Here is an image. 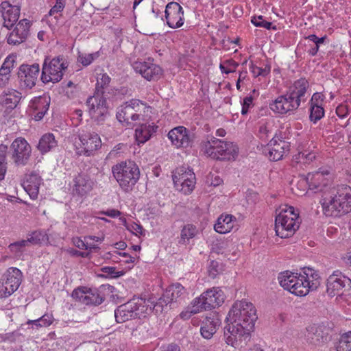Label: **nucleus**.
<instances>
[{
	"instance_id": "nucleus-1",
	"label": "nucleus",
	"mask_w": 351,
	"mask_h": 351,
	"mask_svg": "<svg viewBox=\"0 0 351 351\" xmlns=\"http://www.w3.org/2000/svg\"><path fill=\"white\" fill-rule=\"evenodd\" d=\"M256 319V309L251 302H234L226 317L228 324L224 328L226 342L234 348L246 345L250 339V332Z\"/></svg>"
},
{
	"instance_id": "nucleus-2",
	"label": "nucleus",
	"mask_w": 351,
	"mask_h": 351,
	"mask_svg": "<svg viewBox=\"0 0 351 351\" xmlns=\"http://www.w3.org/2000/svg\"><path fill=\"white\" fill-rule=\"evenodd\" d=\"M309 86L308 82L305 78H300L290 86L286 94L278 96L270 104L272 111L280 114L293 112L298 108Z\"/></svg>"
},
{
	"instance_id": "nucleus-3",
	"label": "nucleus",
	"mask_w": 351,
	"mask_h": 351,
	"mask_svg": "<svg viewBox=\"0 0 351 351\" xmlns=\"http://www.w3.org/2000/svg\"><path fill=\"white\" fill-rule=\"evenodd\" d=\"M320 203L326 216L340 217L351 212V187L341 186L330 195L324 193Z\"/></svg>"
},
{
	"instance_id": "nucleus-4",
	"label": "nucleus",
	"mask_w": 351,
	"mask_h": 351,
	"mask_svg": "<svg viewBox=\"0 0 351 351\" xmlns=\"http://www.w3.org/2000/svg\"><path fill=\"white\" fill-rule=\"evenodd\" d=\"M110 78L106 74H99L97 79L96 92L86 101L92 118L102 121L108 114Z\"/></svg>"
},
{
	"instance_id": "nucleus-5",
	"label": "nucleus",
	"mask_w": 351,
	"mask_h": 351,
	"mask_svg": "<svg viewBox=\"0 0 351 351\" xmlns=\"http://www.w3.org/2000/svg\"><path fill=\"white\" fill-rule=\"evenodd\" d=\"M153 302L142 298H133L128 302L120 305L114 311L117 323H123L129 319L145 317L153 311Z\"/></svg>"
},
{
	"instance_id": "nucleus-6",
	"label": "nucleus",
	"mask_w": 351,
	"mask_h": 351,
	"mask_svg": "<svg viewBox=\"0 0 351 351\" xmlns=\"http://www.w3.org/2000/svg\"><path fill=\"white\" fill-rule=\"evenodd\" d=\"M278 211L275 220L276 233L281 238L289 237L300 227L299 213L295 212L294 207L287 205L280 207Z\"/></svg>"
},
{
	"instance_id": "nucleus-7",
	"label": "nucleus",
	"mask_w": 351,
	"mask_h": 351,
	"mask_svg": "<svg viewBox=\"0 0 351 351\" xmlns=\"http://www.w3.org/2000/svg\"><path fill=\"white\" fill-rule=\"evenodd\" d=\"M112 172L119 186L127 193L132 191L140 177L138 166L130 160L116 165Z\"/></svg>"
},
{
	"instance_id": "nucleus-8",
	"label": "nucleus",
	"mask_w": 351,
	"mask_h": 351,
	"mask_svg": "<svg viewBox=\"0 0 351 351\" xmlns=\"http://www.w3.org/2000/svg\"><path fill=\"white\" fill-rule=\"evenodd\" d=\"M203 151L208 156L220 160H234L237 156L239 148L232 142L224 141L215 137H211L203 147Z\"/></svg>"
},
{
	"instance_id": "nucleus-9",
	"label": "nucleus",
	"mask_w": 351,
	"mask_h": 351,
	"mask_svg": "<svg viewBox=\"0 0 351 351\" xmlns=\"http://www.w3.org/2000/svg\"><path fill=\"white\" fill-rule=\"evenodd\" d=\"M75 152L79 156H90L101 146L98 134L82 130L73 139Z\"/></svg>"
},
{
	"instance_id": "nucleus-10",
	"label": "nucleus",
	"mask_w": 351,
	"mask_h": 351,
	"mask_svg": "<svg viewBox=\"0 0 351 351\" xmlns=\"http://www.w3.org/2000/svg\"><path fill=\"white\" fill-rule=\"evenodd\" d=\"M144 104L138 99H132L118 108L117 119L123 125L133 128L134 122L140 121L143 117Z\"/></svg>"
},
{
	"instance_id": "nucleus-11",
	"label": "nucleus",
	"mask_w": 351,
	"mask_h": 351,
	"mask_svg": "<svg viewBox=\"0 0 351 351\" xmlns=\"http://www.w3.org/2000/svg\"><path fill=\"white\" fill-rule=\"evenodd\" d=\"M68 67L66 60L62 56H58L47 62L46 59L43 64L41 80L44 83L60 82Z\"/></svg>"
},
{
	"instance_id": "nucleus-12",
	"label": "nucleus",
	"mask_w": 351,
	"mask_h": 351,
	"mask_svg": "<svg viewBox=\"0 0 351 351\" xmlns=\"http://www.w3.org/2000/svg\"><path fill=\"white\" fill-rule=\"evenodd\" d=\"M184 287L180 283H174L169 285L164 291L162 296L156 302H153L152 306L156 313H162L164 306L176 302H180L185 295Z\"/></svg>"
},
{
	"instance_id": "nucleus-13",
	"label": "nucleus",
	"mask_w": 351,
	"mask_h": 351,
	"mask_svg": "<svg viewBox=\"0 0 351 351\" xmlns=\"http://www.w3.org/2000/svg\"><path fill=\"white\" fill-rule=\"evenodd\" d=\"M326 287L330 297L351 295V280L341 272L335 271L328 277Z\"/></svg>"
},
{
	"instance_id": "nucleus-14",
	"label": "nucleus",
	"mask_w": 351,
	"mask_h": 351,
	"mask_svg": "<svg viewBox=\"0 0 351 351\" xmlns=\"http://www.w3.org/2000/svg\"><path fill=\"white\" fill-rule=\"evenodd\" d=\"M278 280L282 287L298 296H304L308 294V289L303 285V278L300 275L289 271L279 274Z\"/></svg>"
},
{
	"instance_id": "nucleus-15",
	"label": "nucleus",
	"mask_w": 351,
	"mask_h": 351,
	"mask_svg": "<svg viewBox=\"0 0 351 351\" xmlns=\"http://www.w3.org/2000/svg\"><path fill=\"white\" fill-rule=\"evenodd\" d=\"M195 175L192 169L185 167L176 169L173 175V181L176 188L184 194L193 191L195 185Z\"/></svg>"
},
{
	"instance_id": "nucleus-16",
	"label": "nucleus",
	"mask_w": 351,
	"mask_h": 351,
	"mask_svg": "<svg viewBox=\"0 0 351 351\" xmlns=\"http://www.w3.org/2000/svg\"><path fill=\"white\" fill-rule=\"evenodd\" d=\"M11 158L16 165H25L32 154V148L22 137L16 138L10 145Z\"/></svg>"
},
{
	"instance_id": "nucleus-17",
	"label": "nucleus",
	"mask_w": 351,
	"mask_h": 351,
	"mask_svg": "<svg viewBox=\"0 0 351 351\" xmlns=\"http://www.w3.org/2000/svg\"><path fill=\"white\" fill-rule=\"evenodd\" d=\"M5 280L0 286V297L8 298L16 291L19 287L23 274L16 267L9 268L5 274Z\"/></svg>"
},
{
	"instance_id": "nucleus-18",
	"label": "nucleus",
	"mask_w": 351,
	"mask_h": 351,
	"mask_svg": "<svg viewBox=\"0 0 351 351\" xmlns=\"http://www.w3.org/2000/svg\"><path fill=\"white\" fill-rule=\"evenodd\" d=\"M328 328L326 326L312 324L306 328L304 337L308 344L319 346L328 341Z\"/></svg>"
},
{
	"instance_id": "nucleus-19",
	"label": "nucleus",
	"mask_w": 351,
	"mask_h": 351,
	"mask_svg": "<svg viewBox=\"0 0 351 351\" xmlns=\"http://www.w3.org/2000/svg\"><path fill=\"white\" fill-rule=\"evenodd\" d=\"M40 68L38 64L32 65L23 64L19 67L18 77L21 85L32 88L38 80Z\"/></svg>"
},
{
	"instance_id": "nucleus-20",
	"label": "nucleus",
	"mask_w": 351,
	"mask_h": 351,
	"mask_svg": "<svg viewBox=\"0 0 351 351\" xmlns=\"http://www.w3.org/2000/svg\"><path fill=\"white\" fill-rule=\"evenodd\" d=\"M72 297L84 305H99L103 301L97 290L85 287L75 289L72 293Z\"/></svg>"
},
{
	"instance_id": "nucleus-21",
	"label": "nucleus",
	"mask_w": 351,
	"mask_h": 351,
	"mask_svg": "<svg viewBox=\"0 0 351 351\" xmlns=\"http://www.w3.org/2000/svg\"><path fill=\"white\" fill-rule=\"evenodd\" d=\"M165 13L167 23L171 28H178L184 24V11L177 2L167 3Z\"/></svg>"
},
{
	"instance_id": "nucleus-22",
	"label": "nucleus",
	"mask_w": 351,
	"mask_h": 351,
	"mask_svg": "<svg viewBox=\"0 0 351 351\" xmlns=\"http://www.w3.org/2000/svg\"><path fill=\"white\" fill-rule=\"evenodd\" d=\"M136 73H140L147 80H158L162 74V69L150 62H136L133 64Z\"/></svg>"
},
{
	"instance_id": "nucleus-23",
	"label": "nucleus",
	"mask_w": 351,
	"mask_h": 351,
	"mask_svg": "<svg viewBox=\"0 0 351 351\" xmlns=\"http://www.w3.org/2000/svg\"><path fill=\"white\" fill-rule=\"evenodd\" d=\"M0 12L3 19V25L9 29L18 21L20 16V8L5 1L0 5Z\"/></svg>"
},
{
	"instance_id": "nucleus-24",
	"label": "nucleus",
	"mask_w": 351,
	"mask_h": 351,
	"mask_svg": "<svg viewBox=\"0 0 351 351\" xmlns=\"http://www.w3.org/2000/svg\"><path fill=\"white\" fill-rule=\"evenodd\" d=\"M29 27L30 23L28 20H21L8 35V43L11 45H19L23 43L27 36Z\"/></svg>"
},
{
	"instance_id": "nucleus-25",
	"label": "nucleus",
	"mask_w": 351,
	"mask_h": 351,
	"mask_svg": "<svg viewBox=\"0 0 351 351\" xmlns=\"http://www.w3.org/2000/svg\"><path fill=\"white\" fill-rule=\"evenodd\" d=\"M204 306L208 310L219 306L224 302V294L219 288L213 287L204 292L201 295Z\"/></svg>"
},
{
	"instance_id": "nucleus-26",
	"label": "nucleus",
	"mask_w": 351,
	"mask_h": 351,
	"mask_svg": "<svg viewBox=\"0 0 351 351\" xmlns=\"http://www.w3.org/2000/svg\"><path fill=\"white\" fill-rule=\"evenodd\" d=\"M168 138L176 147H187L191 143L187 130L183 126H178L170 130Z\"/></svg>"
},
{
	"instance_id": "nucleus-27",
	"label": "nucleus",
	"mask_w": 351,
	"mask_h": 351,
	"mask_svg": "<svg viewBox=\"0 0 351 351\" xmlns=\"http://www.w3.org/2000/svg\"><path fill=\"white\" fill-rule=\"evenodd\" d=\"M269 157L270 160L278 161L282 158L286 152L289 151V143L280 138L278 136H274L268 144Z\"/></svg>"
},
{
	"instance_id": "nucleus-28",
	"label": "nucleus",
	"mask_w": 351,
	"mask_h": 351,
	"mask_svg": "<svg viewBox=\"0 0 351 351\" xmlns=\"http://www.w3.org/2000/svg\"><path fill=\"white\" fill-rule=\"evenodd\" d=\"M94 182L85 173H79L73 180V191L76 194L84 196L91 191Z\"/></svg>"
},
{
	"instance_id": "nucleus-29",
	"label": "nucleus",
	"mask_w": 351,
	"mask_h": 351,
	"mask_svg": "<svg viewBox=\"0 0 351 351\" xmlns=\"http://www.w3.org/2000/svg\"><path fill=\"white\" fill-rule=\"evenodd\" d=\"M49 106V99L47 96L35 97L29 104V108L32 111V116L36 121L41 120Z\"/></svg>"
},
{
	"instance_id": "nucleus-30",
	"label": "nucleus",
	"mask_w": 351,
	"mask_h": 351,
	"mask_svg": "<svg viewBox=\"0 0 351 351\" xmlns=\"http://www.w3.org/2000/svg\"><path fill=\"white\" fill-rule=\"evenodd\" d=\"M306 182L308 184L310 190L319 192L322 191L324 188L328 185V180L322 172L317 171L314 173H308Z\"/></svg>"
},
{
	"instance_id": "nucleus-31",
	"label": "nucleus",
	"mask_w": 351,
	"mask_h": 351,
	"mask_svg": "<svg viewBox=\"0 0 351 351\" xmlns=\"http://www.w3.org/2000/svg\"><path fill=\"white\" fill-rule=\"evenodd\" d=\"M41 178L36 173L28 175L24 180L23 188L32 199L37 198Z\"/></svg>"
},
{
	"instance_id": "nucleus-32",
	"label": "nucleus",
	"mask_w": 351,
	"mask_h": 351,
	"mask_svg": "<svg viewBox=\"0 0 351 351\" xmlns=\"http://www.w3.org/2000/svg\"><path fill=\"white\" fill-rule=\"evenodd\" d=\"M300 278H303V285L308 289V293L310 291L317 289L320 285L319 276L318 273L311 268H304V274H300Z\"/></svg>"
},
{
	"instance_id": "nucleus-33",
	"label": "nucleus",
	"mask_w": 351,
	"mask_h": 351,
	"mask_svg": "<svg viewBox=\"0 0 351 351\" xmlns=\"http://www.w3.org/2000/svg\"><path fill=\"white\" fill-rule=\"evenodd\" d=\"M220 324L216 315L206 317L202 322L201 326V335L205 339H210L215 333L217 327Z\"/></svg>"
},
{
	"instance_id": "nucleus-34",
	"label": "nucleus",
	"mask_w": 351,
	"mask_h": 351,
	"mask_svg": "<svg viewBox=\"0 0 351 351\" xmlns=\"http://www.w3.org/2000/svg\"><path fill=\"white\" fill-rule=\"evenodd\" d=\"M64 7L65 0H56L55 5L49 10L47 20L51 28L58 24L59 19L62 17V12Z\"/></svg>"
},
{
	"instance_id": "nucleus-35",
	"label": "nucleus",
	"mask_w": 351,
	"mask_h": 351,
	"mask_svg": "<svg viewBox=\"0 0 351 351\" xmlns=\"http://www.w3.org/2000/svg\"><path fill=\"white\" fill-rule=\"evenodd\" d=\"M14 58L8 56L0 68V86H5L8 84L12 70L14 66Z\"/></svg>"
},
{
	"instance_id": "nucleus-36",
	"label": "nucleus",
	"mask_w": 351,
	"mask_h": 351,
	"mask_svg": "<svg viewBox=\"0 0 351 351\" xmlns=\"http://www.w3.org/2000/svg\"><path fill=\"white\" fill-rule=\"evenodd\" d=\"M21 94L15 90H11L7 93L4 92L1 95V103L8 109H14L20 101Z\"/></svg>"
},
{
	"instance_id": "nucleus-37",
	"label": "nucleus",
	"mask_w": 351,
	"mask_h": 351,
	"mask_svg": "<svg viewBox=\"0 0 351 351\" xmlns=\"http://www.w3.org/2000/svg\"><path fill=\"white\" fill-rule=\"evenodd\" d=\"M57 145L58 142L54 135L51 133H47L41 136L37 148L42 154H45L54 149Z\"/></svg>"
},
{
	"instance_id": "nucleus-38",
	"label": "nucleus",
	"mask_w": 351,
	"mask_h": 351,
	"mask_svg": "<svg viewBox=\"0 0 351 351\" xmlns=\"http://www.w3.org/2000/svg\"><path fill=\"white\" fill-rule=\"evenodd\" d=\"M233 219H235V217L231 215H221L215 224V230L220 234L230 232L234 227Z\"/></svg>"
},
{
	"instance_id": "nucleus-39",
	"label": "nucleus",
	"mask_w": 351,
	"mask_h": 351,
	"mask_svg": "<svg viewBox=\"0 0 351 351\" xmlns=\"http://www.w3.org/2000/svg\"><path fill=\"white\" fill-rule=\"evenodd\" d=\"M103 238L98 237H86L84 240H82L80 238L75 237L73 239V245L79 249H85L86 250H90L92 249L97 248L95 242H101Z\"/></svg>"
},
{
	"instance_id": "nucleus-40",
	"label": "nucleus",
	"mask_w": 351,
	"mask_h": 351,
	"mask_svg": "<svg viewBox=\"0 0 351 351\" xmlns=\"http://www.w3.org/2000/svg\"><path fill=\"white\" fill-rule=\"evenodd\" d=\"M203 300H201V297L195 298L191 306L187 308V310L184 312L181 313L180 316L184 319H189L192 315L198 313L204 310H208L207 307L204 306L202 303Z\"/></svg>"
},
{
	"instance_id": "nucleus-41",
	"label": "nucleus",
	"mask_w": 351,
	"mask_h": 351,
	"mask_svg": "<svg viewBox=\"0 0 351 351\" xmlns=\"http://www.w3.org/2000/svg\"><path fill=\"white\" fill-rule=\"evenodd\" d=\"M336 351H351V330L339 335L335 343Z\"/></svg>"
},
{
	"instance_id": "nucleus-42",
	"label": "nucleus",
	"mask_w": 351,
	"mask_h": 351,
	"mask_svg": "<svg viewBox=\"0 0 351 351\" xmlns=\"http://www.w3.org/2000/svg\"><path fill=\"white\" fill-rule=\"evenodd\" d=\"M156 128L157 127L154 125L141 124L135 130L136 136L141 142H145L149 138L152 133L156 132Z\"/></svg>"
},
{
	"instance_id": "nucleus-43",
	"label": "nucleus",
	"mask_w": 351,
	"mask_h": 351,
	"mask_svg": "<svg viewBox=\"0 0 351 351\" xmlns=\"http://www.w3.org/2000/svg\"><path fill=\"white\" fill-rule=\"evenodd\" d=\"M119 226H125L129 231H130L132 234H135L136 236H138V237L145 236V231L143 229V226H141L140 224L132 223L131 224L127 225L126 219L124 217H119Z\"/></svg>"
},
{
	"instance_id": "nucleus-44",
	"label": "nucleus",
	"mask_w": 351,
	"mask_h": 351,
	"mask_svg": "<svg viewBox=\"0 0 351 351\" xmlns=\"http://www.w3.org/2000/svg\"><path fill=\"white\" fill-rule=\"evenodd\" d=\"M197 233V228L192 224H187L184 226L181 231L180 239L182 243H186L190 239L193 238Z\"/></svg>"
},
{
	"instance_id": "nucleus-45",
	"label": "nucleus",
	"mask_w": 351,
	"mask_h": 351,
	"mask_svg": "<svg viewBox=\"0 0 351 351\" xmlns=\"http://www.w3.org/2000/svg\"><path fill=\"white\" fill-rule=\"evenodd\" d=\"M33 242V237H31L27 240H21L9 245L8 248L11 252L16 255L21 254L25 247L29 243Z\"/></svg>"
},
{
	"instance_id": "nucleus-46",
	"label": "nucleus",
	"mask_w": 351,
	"mask_h": 351,
	"mask_svg": "<svg viewBox=\"0 0 351 351\" xmlns=\"http://www.w3.org/2000/svg\"><path fill=\"white\" fill-rule=\"evenodd\" d=\"M324 115V110L322 107V104L315 103L311 106L310 119L316 123Z\"/></svg>"
},
{
	"instance_id": "nucleus-47",
	"label": "nucleus",
	"mask_w": 351,
	"mask_h": 351,
	"mask_svg": "<svg viewBox=\"0 0 351 351\" xmlns=\"http://www.w3.org/2000/svg\"><path fill=\"white\" fill-rule=\"evenodd\" d=\"M127 247V244L124 241H119L111 245V261L118 263L119 261V254L122 253L121 250H124Z\"/></svg>"
},
{
	"instance_id": "nucleus-48",
	"label": "nucleus",
	"mask_w": 351,
	"mask_h": 351,
	"mask_svg": "<svg viewBox=\"0 0 351 351\" xmlns=\"http://www.w3.org/2000/svg\"><path fill=\"white\" fill-rule=\"evenodd\" d=\"M99 53L95 52L92 53H80L77 58V61L83 66L90 65L95 59L98 58Z\"/></svg>"
},
{
	"instance_id": "nucleus-49",
	"label": "nucleus",
	"mask_w": 351,
	"mask_h": 351,
	"mask_svg": "<svg viewBox=\"0 0 351 351\" xmlns=\"http://www.w3.org/2000/svg\"><path fill=\"white\" fill-rule=\"evenodd\" d=\"M251 22L256 27H264L267 29H276V26H272L271 22L266 21L263 19V16L260 15L258 16H253Z\"/></svg>"
},
{
	"instance_id": "nucleus-50",
	"label": "nucleus",
	"mask_w": 351,
	"mask_h": 351,
	"mask_svg": "<svg viewBox=\"0 0 351 351\" xmlns=\"http://www.w3.org/2000/svg\"><path fill=\"white\" fill-rule=\"evenodd\" d=\"M53 317L52 315L45 314L44 315H43L42 317H40V318H38L37 319H35V320L29 319L27 322V324L29 325L30 324H32V322H38V323L40 322V327H47L53 323Z\"/></svg>"
},
{
	"instance_id": "nucleus-51",
	"label": "nucleus",
	"mask_w": 351,
	"mask_h": 351,
	"mask_svg": "<svg viewBox=\"0 0 351 351\" xmlns=\"http://www.w3.org/2000/svg\"><path fill=\"white\" fill-rule=\"evenodd\" d=\"M239 64L233 60H228L223 64H221L219 67L222 73H230L235 71Z\"/></svg>"
},
{
	"instance_id": "nucleus-52",
	"label": "nucleus",
	"mask_w": 351,
	"mask_h": 351,
	"mask_svg": "<svg viewBox=\"0 0 351 351\" xmlns=\"http://www.w3.org/2000/svg\"><path fill=\"white\" fill-rule=\"evenodd\" d=\"M253 98L252 96L246 97L243 99L242 102L241 114L243 115L246 114L248 112V109L252 106Z\"/></svg>"
},
{
	"instance_id": "nucleus-53",
	"label": "nucleus",
	"mask_w": 351,
	"mask_h": 351,
	"mask_svg": "<svg viewBox=\"0 0 351 351\" xmlns=\"http://www.w3.org/2000/svg\"><path fill=\"white\" fill-rule=\"evenodd\" d=\"M217 267H218L217 262L214 261H211L210 265L209 266V269H208V274H209V276L211 277L212 278H215L218 274V270L217 269Z\"/></svg>"
},
{
	"instance_id": "nucleus-54",
	"label": "nucleus",
	"mask_w": 351,
	"mask_h": 351,
	"mask_svg": "<svg viewBox=\"0 0 351 351\" xmlns=\"http://www.w3.org/2000/svg\"><path fill=\"white\" fill-rule=\"evenodd\" d=\"M119 257L123 258V260H121L119 258V262L123 261L125 263H134V261H135V258L132 257L129 254H128L126 252L120 253Z\"/></svg>"
},
{
	"instance_id": "nucleus-55",
	"label": "nucleus",
	"mask_w": 351,
	"mask_h": 351,
	"mask_svg": "<svg viewBox=\"0 0 351 351\" xmlns=\"http://www.w3.org/2000/svg\"><path fill=\"white\" fill-rule=\"evenodd\" d=\"M8 147L5 145H0V162H6Z\"/></svg>"
},
{
	"instance_id": "nucleus-56",
	"label": "nucleus",
	"mask_w": 351,
	"mask_h": 351,
	"mask_svg": "<svg viewBox=\"0 0 351 351\" xmlns=\"http://www.w3.org/2000/svg\"><path fill=\"white\" fill-rule=\"evenodd\" d=\"M67 252L73 256L82 257H88L90 254L89 252H80L73 248L69 249Z\"/></svg>"
},
{
	"instance_id": "nucleus-57",
	"label": "nucleus",
	"mask_w": 351,
	"mask_h": 351,
	"mask_svg": "<svg viewBox=\"0 0 351 351\" xmlns=\"http://www.w3.org/2000/svg\"><path fill=\"white\" fill-rule=\"evenodd\" d=\"M348 108L345 106H339L336 109V112L339 117L343 118L348 114Z\"/></svg>"
},
{
	"instance_id": "nucleus-58",
	"label": "nucleus",
	"mask_w": 351,
	"mask_h": 351,
	"mask_svg": "<svg viewBox=\"0 0 351 351\" xmlns=\"http://www.w3.org/2000/svg\"><path fill=\"white\" fill-rule=\"evenodd\" d=\"M298 156V159L306 160L305 162L312 161L315 158V154L312 153H309L308 154H305L304 153H299Z\"/></svg>"
},
{
	"instance_id": "nucleus-59",
	"label": "nucleus",
	"mask_w": 351,
	"mask_h": 351,
	"mask_svg": "<svg viewBox=\"0 0 351 351\" xmlns=\"http://www.w3.org/2000/svg\"><path fill=\"white\" fill-rule=\"evenodd\" d=\"M251 71L254 73V75L255 77L259 76V75H265V73L262 72V69L254 65L252 63L250 66Z\"/></svg>"
},
{
	"instance_id": "nucleus-60",
	"label": "nucleus",
	"mask_w": 351,
	"mask_h": 351,
	"mask_svg": "<svg viewBox=\"0 0 351 351\" xmlns=\"http://www.w3.org/2000/svg\"><path fill=\"white\" fill-rule=\"evenodd\" d=\"M323 100V95L319 93H315L313 94L311 102V105L315 104V103L319 104V101Z\"/></svg>"
},
{
	"instance_id": "nucleus-61",
	"label": "nucleus",
	"mask_w": 351,
	"mask_h": 351,
	"mask_svg": "<svg viewBox=\"0 0 351 351\" xmlns=\"http://www.w3.org/2000/svg\"><path fill=\"white\" fill-rule=\"evenodd\" d=\"M6 165L7 162H0V180L4 179L7 169Z\"/></svg>"
},
{
	"instance_id": "nucleus-62",
	"label": "nucleus",
	"mask_w": 351,
	"mask_h": 351,
	"mask_svg": "<svg viewBox=\"0 0 351 351\" xmlns=\"http://www.w3.org/2000/svg\"><path fill=\"white\" fill-rule=\"evenodd\" d=\"M124 274L125 271L121 270L119 271H117L114 267H111V278H118L119 276H123Z\"/></svg>"
},
{
	"instance_id": "nucleus-63",
	"label": "nucleus",
	"mask_w": 351,
	"mask_h": 351,
	"mask_svg": "<svg viewBox=\"0 0 351 351\" xmlns=\"http://www.w3.org/2000/svg\"><path fill=\"white\" fill-rule=\"evenodd\" d=\"M121 34V30L117 29L114 31V35L116 36V40L117 42V47H119L122 42Z\"/></svg>"
},
{
	"instance_id": "nucleus-64",
	"label": "nucleus",
	"mask_w": 351,
	"mask_h": 351,
	"mask_svg": "<svg viewBox=\"0 0 351 351\" xmlns=\"http://www.w3.org/2000/svg\"><path fill=\"white\" fill-rule=\"evenodd\" d=\"M162 351H180V347L176 344H170Z\"/></svg>"
}]
</instances>
